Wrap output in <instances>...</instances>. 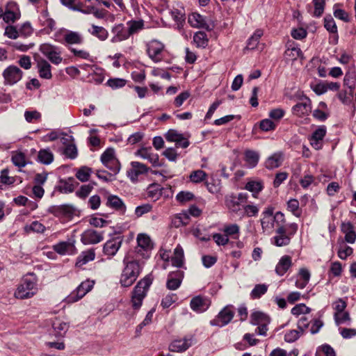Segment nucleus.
I'll return each mask as SVG.
<instances>
[{
    "label": "nucleus",
    "mask_w": 356,
    "mask_h": 356,
    "mask_svg": "<svg viewBox=\"0 0 356 356\" xmlns=\"http://www.w3.org/2000/svg\"><path fill=\"white\" fill-rule=\"evenodd\" d=\"M124 267L120 277V284L122 287L131 286L140 275L143 266L137 258L131 253L126 255L123 259Z\"/></svg>",
    "instance_id": "nucleus-1"
},
{
    "label": "nucleus",
    "mask_w": 356,
    "mask_h": 356,
    "mask_svg": "<svg viewBox=\"0 0 356 356\" xmlns=\"http://www.w3.org/2000/svg\"><path fill=\"white\" fill-rule=\"evenodd\" d=\"M152 281L153 277L152 274H148L141 279L134 288L131 292V303L134 309L140 308L143 301L152 284Z\"/></svg>",
    "instance_id": "nucleus-2"
},
{
    "label": "nucleus",
    "mask_w": 356,
    "mask_h": 356,
    "mask_svg": "<svg viewBox=\"0 0 356 356\" xmlns=\"http://www.w3.org/2000/svg\"><path fill=\"white\" fill-rule=\"evenodd\" d=\"M36 280L33 277L25 276L20 285L15 292V296L18 299H26L33 296L38 291Z\"/></svg>",
    "instance_id": "nucleus-3"
},
{
    "label": "nucleus",
    "mask_w": 356,
    "mask_h": 356,
    "mask_svg": "<svg viewBox=\"0 0 356 356\" xmlns=\"http://www.w3.org/2000/svg\"><path fill=\"white\" fill-rule=\"evenodd\" d=\"M138 246L136 248L134 258L140 260V258L147 259L149 257V251L153 245L151 238L146 234H139L137 236Z\"/></svg>",
    "instance_id": "nucleus-4"
},
{
    "label": "nucleus",
    "mask_w": 356,
    "mask_h": 356,
    "mask_svg": "<svg viewBox=\"0 0 356 356\" xmlns=\"http://www.w3.org/2000/svg\"><path fill=\"white\" fill-rule=\"evenodd\" d=\"M76 208L69 204L60 205H52L47 209L49 213L52 214L56 218L63 220H70L73 218L76 213Z\"/></svg>",
    "instance_id": "nucleus-5"
},
{
    "label": "nucleus",
    "mask_w": 356,
    "mask_h": 356,
    "mask_svg": "<svg viewBox=\"0 0 356 356\" xmlns=\"http://www.w3.org/2000/svg\"><path fill=\"white\" fill-rule=\"evenodd\" d=\"M234 314L235 307L232 305H227L210 321V324L212 326L224 327L232 321Z\"/></svg>",
    "instance_id": "nucleus-6"
},
{
    "label": "nucleus",
    "mask_w": 356,
    "mask_h": 356,
    "mask_svg": "<svg viewBox=\"0 0 356 356\" xmlns=\"http://www.w3.org/2000/svg\"><path fill=\"white\" fill-rule=\"evenodd\" d=\"M39 50L53 64L58 65L63 60V58L60 56V48L57 46L44 43L40 46Z\"/></svg>",
    "instance_id": "nucleus-7"
},
{
    "label": "nucleus",
    "mask_w": 356,
    "mask_h": 356,
    "mask_svg": "<svg viewBox=\"0 0 356 356\" xmlns=\"http://www.w3.org/2000/svg\"><path fill=\"white\" fill-rule=\"evenodd\" d=\"M94 282L86 280L82 282L66 298L67 302L73 303L81 300L94 286Z\"/></svg>",
    "instance_id": "nucleus-8"
},
{
    "label": "nucleus",
    "mask_w": 356,
    "mask_h": 356,
    "mask_svg": "<svg viewBox=\"0 0 356 356\" xmlns=\"http://www.w3.org/2000/svg\"><path fill=\"white\" fill-rule=\"evenodd\" d=\"M22 71L15 65H10L3 72L5 85H14L22 77Z\"/></svg>",
    "instance_id": "nucleus-9"
},
{
    "label": "nucleus",
    "mask_w": 356,
    "mask_h": 356,
    "mask_svg": "<svg viewBox=\"0 0 356 356\" xmlns=\"http://www.w3.org/2000/svg\"><path fill=\"white\" fill-rule=\"evenodd\" d=\"M299 102L292 107V113L298 117L309 115L312 110V101L306 95H302Z\"/></svg>",
    "instance_id": "nucleus-10"
},
{
    "label": "nucleus",
    "mask_w": 356,
    "mask_h": 356,
    "mask_svg": "<svg viewBox=\"0 0 356 356\" xmlns=\"http://www.w3.org/2000/svg\"><path fill=\"white\" fill-rule=\"evenodd\" d=\"M39 22L40 26H43L40 32L44 34L49 35L56 29V22L49 17V13L47 10H44L41 12Z\"/></svg>",
    "instance_id": "nucleus-11"
},
{
    "label": "nucleus",
    "mask_w": 356,
    "mask_h": 356,
    "mask_svg": "<svg viewBox=\"0 0 356 356\" xmlns=\"http://www.w3.org/2000/svg\"><path fill=\"white\" fill-rule=\"evenodd\" d=\"M20 16L19 8L13 2L8 3L5 12H2L3 19L7 24L15 22L20 18Z\"/></svg>",
    "instance_id": "nucleus-12"
},
{
    "label": "nucleus",
    "mask_w": 356,
    "mask_h": 356,
    "mask_svg": "<svg viewBox=\"0 0 356 356\" xmlns=\"http://www.w3.org/2000/svg\"><path fill=\"white\" fill-rule=\"evenodd\" d=\"M194 338L193 336L184 337L182 339L174 340L169 346V350L172 352L181 353L188 349L193 343Z\"/></svg>",
    "instance_id": "nucleus-13"
},
{
    "label": "nucleus",
    "mask_w": 356,
    "mask_h": 356,
    "mask_svg": "<svg viewBox=\"0 0 356 356\" xmlns=\"http://www.w3.org/2000/svg\"><path fill=\"white\" fill-rule=\"evenodd\" d=\"M164 49L162 43L153 40L147 45V54L149 57L154 62L157 63L161 60V54Z\"/></svg>",
    "instance_id": "nucleus-14"
},
{
    "label": "nucleus",
    "mask_w": 356,
    "mask_h": 356,
    "mask_svg": "<svg viewBox=\"0 0 356 356\" xmlns=\"http://www.w3.org/2000/svg\"><path fill=\"white\" fill-rule=\"evenodd\" d=\"M184 276V271L180 270L169 273L166 282L167 289L169 290L177 289L182 282Z\"/></svg>",
    "instance_id": "nucleus-15"
},
{
    "label": "nucleus",
    "mask_w": 356,
    "mask_h": 356,
    "mask_svg": "<svg viewBox=\"0 0 356 356\" xmlns=\"http://www.w3.org/2000/svg\"><path fill=\"white\" fill-rule=\"evenodd\" d=\"M188 22L193 27L202 28L207 31H211L213 28V25L207 23L204 17L197 13H193L190 15L188 18Z\"/></svg>",
    "instance_id": "nucleus-16"
},
{
    "label": "nucleus",
    "mask_w": 356,
    "mask_h": 356,
    "mask_svg": "<svg viewBox=\"0 0 356 356\" xmlns=\"http://www.w3.org/2000/svg\"><path fill=\"white\" fill-rule=\"evenodd\" d=\"M51 327L54 336L56 338H63L69 330L70 325L68 323L60 318H55L54 320L52 321Z\"/></svg>",
    "instance_id": "nucleus-17"
},
{
    "label": "nucleus",
    "mask_w": 356,
    "mask_h": 356,
    "mask_svg": "<svg viewBox=\"0 0 356 356\" xmlns=\"http://www.w3.org/2000/svg\"><path fill=\"white\" fill-rule=\"evenodd\" d=\"M131 165V169L127 171V175L133 181L138 179V175L147 173L149 170L146 165L138 161H132Z\"/></svg>",
    "instance_id": "nucleus-18"
},
{
    "label": "nucleus",
    "mask_w": 356,
    "mask_h": 356,
    "mask_svg": "<svg viewBox=\"0 0 356 356\" xmlns=\"http://www.w3.org/2000/svg\"><path fill=\"white\" fill-rule=\"evenodd\" d=\"M103 240L102 233L94 229H87L82 234L81 241L83 244H96Z\"/></svg>",
    "instance_id": "nucleus-19"
},
{
    "label": "nucleus",
    "mask_w": 356,
    "mask_h": 356,
    "mask_svg": "<svg viewBox=\"0 0 356 356\" xmlns=\"http://www.w3.org/2000/svg\"><path fill=\"white\" fill-rule=\"evenodd\" d=\"M210 305V301L200 296L193 298L190 302L192 310L195 312L201 313L206 311Z\"/></svg>",
    "instance_id": "nucleus-20"
},
{
    "label": "nucleus",
    "mask_w": 356,
    "mask_h": 356,
    "mask_svg": "<svg viewBox=\"0 0 356 356\" xmlns=\"http://www.w3.org/2000/svg\"><path fill=\"white\" fill-rule=\"evenodd\" d=\"M276 235L272 238L273 244L277 247L288 245L291 243V238L286 235V227H277L275 230Z\"/></svg>",
    "instance_id": "nucleus-21"
},
{
    "label": "nucleus",
    "mask_w": 356,
    "mask_h": 356,
    "mask_svg": "<svg viewBox=\"0 0 356 356\" xmlns=\"http://www.w3.org/2000/svg\"><path fill=\"white\" fill-rule=\"evenodd\" d=\"M122 242V238L120 237H115L108 240L104 245V253L108 256H114L120 248Z\"/></svg>",
    "instance_id": "nucleus-22"
},
{
    "label": "nucleus",
    "mask_w": 356,
    "mask_h": 356,
    "mask_svg": "<svg viewBox=\"0 0 356 356\" xmlns=\"http://www.w3.org/2000/svg\"><path fill=\"white\" fill-rule=\"evenodd\" d=\"M112 31L115 33V35L111 39L112 42H118L125 40L130 36L127 26H124L122 24L114 26Z\"/></svg>",
    "instance_id": "nucleus-23"
},
{
    "label": "nucleus",
    "mask_w": 356,
    "mask_h": 356,
    "mask_svg": "<svg viewBox=\"0 0 356 356\" xmlns=\"http://www.w3.org/2000/svg\"><path fill=\"white\" fill-rule=\"evenodd\" d=\"M343 85L350 89V95H353V91L356 87V68L350 67L343 78Z\"/></svg>",
    "instance_id": "nucleus-24"
},
{
    "label": "nucleus",
    "mask_w": 356,
    "mask_h": 356,
    "mask_svg": "<svg viewBox=\"0 0 356 356\" xmlns=\"http://www.w3.org/2000/svg\"><path fill=\"white\" fill-rule=\"evenodd\" d=\"M106 205L122 214L125 213L127 209L122 200L115 195H108L107 197Z\"/></svg>",
    "instance_id": "nucleus-25"
},
{
    "label": "nucleus",
    "mask_w": 356,
    "mask_h": 356,
    "mask_svg": "<svg viewBox=\"0 0 356 356\" xmlns=\"http://www.w3.org/2000/svg\"><path fill=\"white\" fill-rule=\"evenodd\" d=\"M292 266L291 257L289 255L282 256L275 267V273L280 275H284Z\"/></svg>",
    "instance_id": "nucleus-26"
},
{
    "label": "nucleus",
    "mask_w": 356,
    "mask_h": 356,
    "mask_svg": "<svg viewBox=\"0 0 356 356\" xmlns=\"http://www.w3.org/2000/svg\"><path fill=\"white\" fill-rule=\"evenodd\" d=\"M225 203L227 209L233 213H238L241 211V203L236 200V194H228L225 197Z\"/></svg>",
    "instance_id": "nucleus-27"
},
{
    "label": "nucleus",
    "mask_w": 356,
    "mask_h": 356,
    "mask_svg": "<svg viewBox=\"0 0 356 356\" xmlns=\"http://www.w3.org/2000/svg\"><path fill=\"white\" fill-rule=\"evenodd\" d=\"M38 73L41 78L49 79L52 77L51 65L44 59L38 60Z\"/></svg>",
    "instance_id": "nucleus-28"
},
{
    "label": "nucleus",
    "mask_w": 356,
    "mask_h": 356,
    "mask_svg": "<svg viewBox=\"0 0 356 356\" xmlns=\"http://www.w3.org/2000/svg\"><path fill=\"white\" fill-rule=\"evenodd\" d=\"M83 41V37L78 32L72 31H67L64 35V41L62 42L64 44H80Z\"/></svg>",
    "instance_id": "nucleus-29"
},
{
    "label": "nucleus",
    "mask_w": 356,
    "mask_h": 356,
    "mask_svg": "<svg viewBox=\"0 0 356 356\" xmlns=\"http://www.w3.org/2000/svg\"><path fill=\"white\" fill-rule=\"evenodd\" d=\"M95 258V252L94 249H89L83 251L77 257L75 266L76 267H81L89 261H93Z\"/></svg>",
    "instance_id": "nucleus-30"
},
{
    "label": "nucleus",
    "mask_w": 356,
    "mask_h": 356,
    "mask_svg": "<svg viewBox=\"0 0 356 356\" xmlns=\"http://www.w3.org/2000/svg\"><path fill=\"white\" fill-rule=\"evenodd\" d=\"M75 179L73 177H69L67 179H61L59 181V185L57 189L59 192L63 193H72L74 190Z\"/></svg>",
    "instance_id": "nucleus-31"
},
{
    "label": "nucleus",
    "mask_w": 356,
    "mask_h": 356,
    "mask_svg": "<svg viewBox=\"0 0 356 356\" xmlns=\"http://www.w3.org/2000/svg\"><path fill=\"white\" fill-rule=\"evenodd\" d=\"M74 248V245L71 241H61L54 245V251L62 255L72 253Z\"/></svg>",
    "instance_id": "nucleus-32"
},
{
    "label": "nucleus",
    "mask_w": 356,
    "mask_h": 356,
    "mask_svg": "<svg viewBox=\"0 0 356 356\" xmlns=\"http://www.w3.org/2000/svg\"><path fill=\"white\" fill-rule=\"evenodd\" d=\"M282 162V154L281 152L274 153L269 156L265 162V166L269 170L280 167Z\"/></svg>",
    "instance_id": "nucleus-33"
},
{
    "label": "nucleus",
    "mask_w": 356,
    "mask_h": 356,
    "mask_svg": "<svg viewBox=\"0 0 356 356\" xmlns=\"http://www.w3.org/2000/svg\"><path fill=\"white\" fill-rule=\"evenodd\" d=\"M270 317L262 312H254L250 315V323L254 325L270 323Z\"/></svg>",
    "instance_id": "nucleus-34"
},
{
    "label": "nucleus",
    "mask_w": 356,
    "mask_h": 356,
    "mask_svg": "<svg viewBox=\"0 0 356 356\" xmlns=\"http://www.w3.org/2000/svg\"><path fill=\"white\" fill-rule=\"evenodd\" d=\"M88 32L102 41L106 40L108 37V32L105 28L95 24H92L91 28L88 29Z\"/></svg>",
    "instance_id": "nucleus-35"
},
{
    "label": "nucleus",
    "mask_w": 356,
    "mask_h": 356,
    "mask_svg": "<svg viewBox=\"0 0 356 356\" xmlns=\"http://www.w3.org/2000/svg\"><path fill=\"white\" fill-rule=\"evenodd\" d=\"M164 190L159 184L154 183L149 185L147 188V196L149 198L157 200L162 195V192Z\"/></svg>",
    "instance_id": "nucleus-36"
},
{
    "label": "nucleus",
    "mask_w": 356,
    "mask_h": 356,
    "mask_svg": "<svg viewBox=\"0 0 356 356\" xmlns=\"http://www.w3.org/2000/svg\"><path fill=\"white\" fill-rule=\"evenodd\" d=\"M324 27L330 33L337 35V41L338 40V30L335 21L331 15H327L323 19Z\"/></svg>",
    "instance_id": "nucleus-37"
},
{
    "label": "nucleus",
    "mask_w": 356,
    "mask_h": 356,
    "mask_svg": "<svg viewBox=\"0 0 356 356\" xmlns=\"http://www.w3.org/2000/svg\"><path fill=\"white\" fill-rule=\"evenodd\" d=\"M184 250L181 247H177L174 250V256L171 258V263L177 268L182 267L184 264Z\"/></svg>",
    "instance_id": "nucleus-38"
},
{
    "label": "nucleus",
    "mask_w": 356,
    "mask_h": 356,
    "mask_svg": "<svg viewBox=\"0 0 356 356\" xmlns=\"http://www.w3.org/2000/svg\"><path fill=\"white\" fill-rule=\"evenodd\" d=\"M11 161L18 168H24L29 163L25 154L22 152H13L11 156Z\"/></svg>",
    "instance_id": "nucleus-39"
},
{
    "label": "nucleus",
    "mask_w": 356,
    "mask_h": 356,
    "mask_svg": "<svg viewBox=\"0 0 356 356\" xmlns=\"http://www.w3.org/2000/svg\"><path fill=\"white\" fill-rule=\"evenodd\" d=\"M245 161L250 168H254L259 159V154L258 152L253 150H246L245 152Z\"/></svg>",
    "instance_id": "nucleus-40"
},
{
    "label": "nucleus",
    "mask_w": 356,
    "mask_h": 356,
    "mask_svg": "<svg viewBox=\"0 0 356 356\" xmlns=\"http://www.w3.org/2000/svg\"><path fill=\"white\" fill-rule=\"evenodd\" d=\"M54 160V155L48 149H41L38 152L37 161L42 164L49 165Z\"/></svg>",
    "instance_id": "nucleus-41"
},
{
    "label": "nucleus",
    "mask_w": 356,
    "mask_h": 356,
    "mask_svg": "<svg viewBox=\"0 0 356 356\" xmlns=\"http://www.w3.org/2000/svg\"><path fill=\"white\" fill-rule=\"evenodd\" d=\"M193 41L197 47L205 48L209 43L207 35L204 31H198L193 36Z\"/></svg>",
    "instance_id": "nucleus-42"
},
{
    "label": "nucleus",
    "mask_w": 356,
    "mask_h": 356,
    "mask_svg": "<svg viewBox=\"0 0 356 356\" xmlns=\"http://www.w3.org/2000/svg\"><path fill=\"white\" fill-rule=\"evenodd\" d=\"M284 55L291 60H296L302 56V52L299 47H293L291 44H288Z\"/></svg>",
    "instance_id": "nucleus-43"
},
{
    "label": "nucleus",
    "mask_w": 356,
    "mask_h": 356,
    "mask_svg": "<svg viewBox=\"0 0 356 356\" xmlns=\"http://www.w3.org/2000/svg\"><path fill=\"white\" fill-rule=\"evenodd\" d=\"M263 35V31L261 30H257L254 34L248 39L246 47L248 49H254L257 47L259 44V39Z\"/></svg>",
    "instance_id": "nucleus-44"
},
{
    "label": "nucleus",
    "mask_w": 356,
    "mask_h": 356,
    "mask_svg": "<svg viewBox=\"0 0 356 356\" xmlns=\"http://www.w3.org/2000/svg\"><path fill=\"white\" fill-rule=\"evenodd\" d=\"M170 15L175 22L177 28H182L185 22V15L181 11L175 9L170 11Z\"/></svg>",
    "instance_id": "nucleus-45"
},
{
    "label": "nucleus",
    "mask_w": 356,
    "mask_h": 356,
    "mask_svg": "<svg viewBox=\"0 0 356 356\" xmlns=\"http://www.w3.org/2000/svg\"><path fill=\"white\" fill-rule=\"evenodd\" d=\"M268 290V286L265 284H256L250 293L252 299H257L264 295Z\"/></svg>",
    "instance_id": "nucleus-46"
},
{
    "label": "nucleus",
    "mask_w": 356,
    "mask_h": 356,
    "mask_svg": "<svg viewBox=\"0 0 356 356\" xmlns=\"http://www.w3.org/2000/svg\"><path fill=\"white\" fill-rule=\"evenodd\" d=\"M92 172V169L87 166L81 167L76 173V177L82 182L87 181Z\"/></svg>",
    "instance_id": "nucleus-47"
},
{
    "label": "nucleus",
    "mask_w": 356,
    "mask_h": 356,
    "mask_svg": "<svg viewBox=\"0 0 356 356\" xmlns=\"http://www.w3.org/2000/svg\"><path fill=\"white\" fill-rule=\"evenodd\" d=\"M207 177V175L204 171L202 170H197L191 173L189 178L191 181L193 183L198 184L204 181Z\"/></svg>",
    "instance_id": "nucleus-48"
},
{
    "label": "nucleus",
    "mask_w": 356,
    "mask_h": 356,
    "mask_svg": "<svg viewBox=\"0 0 356 356\" xmlns=\"http://www.w3.org/2000/svg\"><path fill=\"white\" fill-rule=\"evenodd\" d=\"M334 318L335 323L337 325L343 323H347V325H350L351 318L348 312H343L342 313L334 314Z\"/></svg>",
    "instance_id": "nucleus-49"
},
{
    "label": "nucleus",
    "mask_w": 356,
    "mask_h": 356,
    "mask_svg": "<svg viewBox=\"0 0 356 356\" xmlns=\"http://www.w3.org/2000/svg\"><path fill=\"white\" fill-rule=\"evenodd\" d=\"M312 3L314 7L313 16L315 17H320L324 12L325 0H313Z\"/></svg>",
    "instance_id": "nucleus-50"
},
{
    "label": "nucleus",
    "mask_w": 356,
    "mask_h": 356,
    "mask_svg": "<svg viewBox=\"0 0 356 356\" xmlns=\"http://www.w3.org/2000/svg\"><path fill=\"white\" fill-rule=\"evenodd\" d=\"M245 189L252 192L253 196L255 197L254 193H259L262 191L263 184L261 181H250L245 184Z\"/></svg>",
    "instance_id": "nucleus-51"
},
{
    "label": "nucleus",
    "mask_w": 356,
    "mask_h": 356,
    "mask_svg": "<svg viewBox=\"0 0 356 356\" xmlns=\"http://www.w3.org/2000/svg\"><path fill=\"white\" fill-rule=\"evenodd\" d=\"M144 24L143 21H129L127 22V29L129 35H131L138 33L143 28Z\"/></svg>",
    "instance_id": "nucleus-52"
},
{
    "label": "nucleus",
    "mask_w": 356,
    "mask_h": 356,
    "mask_svg": "<svg viewBox=\"0 0 356 356\" xmlns=\"http://www.w3.org/2000/svg\"><path fill=\"white\" fill-rule=\"evenodd\" d=\"M287 208L289 211L296 217H300L301 211L300 210L299 202L296 199H291L287 202Z\"/></svg>",
    "instance_id": "nucleus-53"
},
{
    "label": "nucleus",
    "mask_w": 356,
    "mask_h": 356,
    "mask_svg": "<svg viewBox=\"0 0 356 356\" xmlns=\"http://www.w3.org/2000/svg\"><path fill=\"white\" fill-rule=\"evenodd\" d=\"M126 83L127 80L121 78H111L106 82V85L113 90L121 88L124 87Z\"/></svg>",
    "instance_id": "nucleus-54"
},
{
    "label": "nucleus",
    "mask_w": 356,
    "mask_h": 356,
    "mask_svg": "<svg viewBox=\"0 0 356 356\" xmlns=\"http://www.w3.org/2000/svg\"><path fill=\"white\" fill-rule=\"evenodd\" d=\"M165 139L169 142L178 143L179 140L184 139L182 134L179 133L177 130L170 129L165 135Z\"/></svg>",
    "instance_id": "nucleus-55"
},
{
    "label": "nucleus",
    "mask_w": 356,
    "mask_h": 356,
    "mask_svg": "<svg viewBox=\"0 0 356 356\" xmlns=\"http://www.w3.org/2000/svg\"><path fill=\"white\" fill-rule=\"evenodd\" d=\"M93 185H95V183L82 185L80 189L76 192V196L81 199H85L92 191Z\"/></svg>",
    "instance_id": "nucleus-56"
},
{
    "label": "nucleus",
    "mask_w": 356,
    "mask_h": 356,
    "mask_svg": "<svg viewBox=\"0 0 356 356\" xmlns=\"http://www.w3.org/2000/svg\"><path fill=\"white\" fill-rule=\"evenodd\" d=\"M285 222H286V220H285L284 214L281 211H277L273 216L271 226L273 227L274 225V224H275V225L277 227H286L284 225Z\"/></svg>",
    "instance_id": "nucleus-57"
},
{
    "label": "nucleus",
    "mask_w": 356,
    "mask_h": 356,
    "mask_svg": "<svg viewBox=\"0 0 356 356\" xmlns=\"http://www.w3.org/2000/svg\"><path fill=\"white\" fill-rule=\"evenodd\" d=\"M115 156V151L113 148L106 149L101 155V161L103 164L110 162L116 159Z\"/></svg>",
    "instance_id": "nucleus-58"
},
{
    "label": "nucleus",
    "mask_w": 356,
    "mask_h": 356,
    "mask_svg": "<svg viewBox=\"0 0 356 356\" xmlns=\"http://www.w3.org/2000/svg\"><path fill=\"white\" fill-rule=\"evenodd\" d=\"M310 312L311 309L303 303L298 304L291 309V314L294 316L309 314Z\"/></svg>",
    "instance_id": "nucleus-59"
},
{
    "label": "nucleus",
    "mask_w": 356,
    "mask_h": 356,
    "mask_svg": "<svg viewBox=\"0 0 356 356\" xmlns=\"http://www.w3.org/2000/svg\"><path fill=\"white\" fill-rule=\"evenodd\" d=\"M194 198L195 195L193 193L189 191H181L176 196V200L180 203L191 201Z\"/></svg>",
    "instance_id": "nucleus-60"
},
{
    "label": "nucleus",
    "mask_w": 356,
    "mask_h": 356,
    "mask_svg": "<svg viewBox=\"0 0 356 356\" xmlns=\"http://www.w3.org/2000/svg\"><path fill=\"white\" fill-rule=\"evenodd\" d=\"M8 174V169L6 168L1 170L0 176V181L1 184L11 185L15 181V177H10Z\"/></svg>",
    "instance_id": "nucleus-61"
},
{
    "label": "nucleus",
    "mask_w": 356,
    "mask_h": 356,
    "mask_svg": "<svg viewBox=\"0 0 356 356\" xmlns=\"http://www.w3.org/2000/svg\"><path fill=\"white\" fill-rule=\"evenodd\" d=\"M4 35L13 40H15L20 36L19 30L16 26L12 25L6 27Z\"/></svg>",
    "instance_id": "nucleus-62"
},
{
    "label": "nucleus",
    "mask_w": 356,
    "mask_h": 356,
    "mask_svg": "<svg viewBox=\"0 0 356 356\" xmlns=\"http://www.w3.org/2000/svg\"><path fill=\"white\" fill-rule=\"evenodd\" d=\"M326 134V127L324 125L318 127L312 134L309 139L312 140H323Z\"/></svg>",
    "instance_id": "nucleus-63"
},
{
    "label": "nucleus",
    "mask_w": 356,
    "mask_h": 356,
    "mask_svg": "<svg viewBox=\"0 0 356 356\" xmlns=\"http://www.w3.org/2000/svg\"><path fill=\"white\" fill-rule=\"evenodd\" d=\"M104 165L111 171L113 176H115L120 170V163L118 159L111 161V163L108 162L104 164Z\"/></svg>",
    "instance_id": "nucleus-64"
}]
</instances>
